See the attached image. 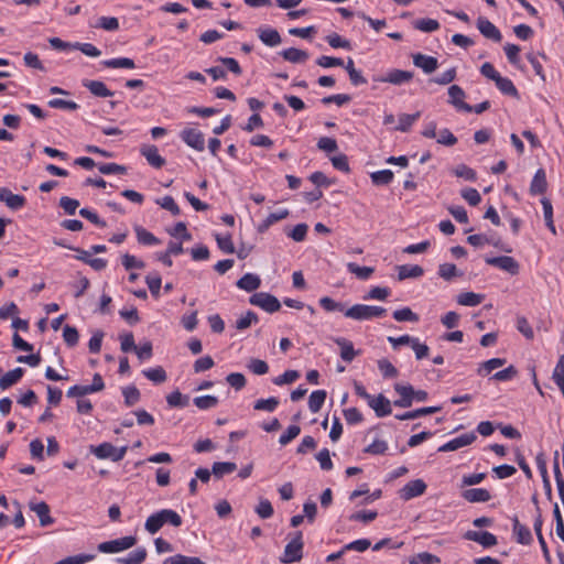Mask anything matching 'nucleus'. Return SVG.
I'll return each mask as SVG.
<instances>
[{"mask_svg": "<svg viewBox=\"0 0 564 564\" xmlns=\"http://www.w3.org/2000/svg\"><path fill=\"white\" fill-rule=\"evenodd\" d=\"M182 517L176 511L172 509H163L151 514L147 519L144 528L149 533L155 534L164 524L178 528L182 525Z\"/></svg>", "mask_w": 564, "mask_h": 564, "instance_id": "obj_1", "label": "nucleus"}, {"mask_svg": "<svg viewBox=\"0 0 564 564\" xmlns=\"http://www.w3.org/2000/svg\"><path fill=\"white\" fill-rule=\"evenodd\" d=\"M387 310L381 306L355 304L345 311V316L355 321H369L382 317Z\"/></svg>", "mask_w": 564, "mask_h": 564, "instance_id": "obj_2", "label": "nucleus"}, {"mask_svg": "<svg viewBox=\"0 0 564 564\" xmlns=\"http://www.w3.org/2000/svg\"><path fill=\"white\" fill-rule=\"evenodd\" d=\"M359 395L365 399L368 405L376 412L377 416H386L391 413V402L383 394L372 395L367 390H357Z\"/></svg>", "mask_w": 564, "mask_h": 564, "instance_id": "obj_3", "label": "nucleus"}, {"mask_svg": "<svg viewBox=\"0 0 564 564\" xmlns=\"http://www.w3.org/2000/svg\"><path fill=\"white\" fill-rule=\"evenodd\" d=\"M303 545L302 532H294L291 541L285 545L283 555L280 561L282 563H293L301 561L303 557Z\"/></svg>", "mask_w": 564, "mask_h": 564, "instance_id": "obj_4", "label": "nucleus"}, {"mask_svg": "<svg viewBox=\"0 0 564 564\" xmlns=\"http://www.w3.org/2000/svg\"><path fill=\"white\" fill-rule=\"evenodd\" d=\"M90 452L99 459L110 458L113 462H119L124 457L127 447L117 448L106 442L98 446H91Z\"/></svg>", "mask_w": 564, "mask_h": 564, "instance_id": "obj_5", "label": "nucleus"}, {"mask_svg": "<svg viewBox=\"0 0 564 564\" xmlns=\"http://www.w3.org/2000/svg\"><path fill=\"white\" fill-rule=\"evenodd\" d=\"M250 304L259 306L268 313L278 312L281 308L280 301L272 294L265 292H258L251 295Z\"/></svg>", "mask_w": 564, "mask_h": 564, "instance_id": "obj_6", "label": "nucleus"}, {"mask_svg": "<svg viewBox=\"0 0 564 564\" xmlns=\"http://www.w3.org/2000/svg\"><path fill=\"white\" fill-rule=\"evenodd\" d=\"M135 543L137 539L134 536H123L100 543L98 551L101 553H118L132 547Z\"/></svg>", "mask_w": 564, "mask_h": 564, "instance_id": "obj_7", "label": "nucleus"}, {"mask_svg": "<svg viewBox=\"0 0 564 564\" xmlns=\"http://www.w3.org/2000/svg\"><path fill=\"white\" fill-rule=\"evenodd\" d=\"M426 488L427 485L423 479H414L405 484L399 490V497L404 501H409L415 497L422 496L426 491Z\"/></svg>", "mask_w": 564, "mask_h": 564, "instance_id": "obj_8", "label": "nucleus"}, {"mask_svg": "<svg viewBox=\"0 0 564 564\" xmlns=\"http://www.w3.org/2000/svg\"><path fill=\"white\" fill-rule=\"evenodd\" d=\"M413 73L402 69H391L384 76H376L373 80L377 83H390L393 85H403L411 82Z\"/></svg>", "mask_w": 564, "mask_h": 564, "instance_id": "obj_9", "label": "nucleus"}, {"mask_svg": "<svg viewBox=\"0 0 564 564\" xmlns=\"http://www.w3.org/2000/svg\"><path fill=\"white\" fill-rule=\"evenodd\" d=\"M182 140L196 151H204L205 140L204 134L194 128L184 129L181 133Z\"/></svg>", "mask_w": 564, "mask_h": 564, "instance_id": "obj_10", "label": "nucleus"}, {"mask_svg": "<svg viewBox=\"0 0 564 564\" xmlns=\"http://www.w3.org/2000/svg\"><path fill=\"white\" fill-rule=\"evenodd\" d=\"M486 262L490 265L497 267L512 275L518 274L519 263L509 256H501L496 258H487Z\"/></svg>", "mask_w": 564, "mask_h": 564, "instance_id": "obj_11", "label": "nucleus"}, {"mask_svg": "<svg viewBox=\"0 0 564 564\" xmlns=\"http://www.w3.org/2000/svg\"><path fill=\"white\" fill-rule=\"evenodd\" d=\"M475 440H476V434L474 432L462 434V435H459V436L448 441L444 445H442L438 448V452L456 451V449H459V448H462L464 446L470 445L473 442H475Z\"/></svg>", "mask_w": 564, "mask_h": 564, "instance_id": "obj_12", "label": "nucleus"}, {"mask_svg": "<svg viewBox=\"0 0 564 564\" xmlns=\"http://www.w3.org/2000/svg\"><path fill=\"white\" fill-rule=\"evenodd\" d=\"M448 102L453 105L458 110H463L466 112H471L473 107L466 102H464L465 91L458 85H452L448 88Z\"/></svg>", "mask_w": 564, "mask_h": 564, "instance_id": "obj_13", "label": "nucleus"}, {"mask_svg": "<svg viewBox=\"0 0 564 564\" xmlns=\"http://www.w3.org/2000/svg\"><path fill=\"white\" fill-rule=\"evenodd\" d=\"M30 509L39 517L41 527H48L54 523V518L50 514V506L45 501L29 503Z\"/></svg>", "mask_w": 564, "mask_h": 564, "instance_id": "obj_14", "label": "nucleus"}, {"mask_svg": "<svg viewBox=\"0 0 564 564\" xmlns=\"http://www.w3.org/2000/svg\"><path fill=\"white\" fill-rule=\"evenodd\" d=\"M464 538L477 542L484 547H491L497 544V538L488 531H467Z\"/></svg>", "mask_w": 564, "mask_h": 564, "instance_id": "obj_15", "label": "nucleus"}, {"mask_svg": "<svg viewBox=\"0 0 564 564\" xmlns=\"http://www.w3.org/2000/svg\"><path fill=\"white\" fill-rule=\"evenodd\" d=\"M477 28L479 32L487 39H490L495 42H500L502 39V35L498 28L486 18H478Z\"/></svg>", "mask_w": 564, "mask_h": 564, "instance_id": "obj_16", "label": "nucleus"}, {"mask_svg": "<svg viewBox=\"0 0 564 564\" xmlns=\"http://www.w3.org/2000/svg\"><path fill=\"white\" fill-rule=\"evenodd\" d=\"M412 58H413V64L416 67L421 68L426 74H432L438 67V62L433 56H429V55H424V54L417 53V54H414L412 56Z\"/></svg>", "mask_w": 564, "mask_h": 564, "instance_id": "obj_17", "label": "nucleus"}, {"mask_svg": "<svg viewBox=\"0 0 564 564\" xmlns=\"http://www.w3.org/2000/svg\"><path fill=\"white\" fill-rule=\"evenodd\" d=\"M96 390H68V398H77V411L87 414L91 411V402L85 398L87 392H95Z\"/></svg>", "mask_w": 564, "mask_h": 564, "instance_id": "obj_18", "label": "nucleus"}, {"mask_svg": "<svg viewBox=\"0 0 564 564\" xmlns=\"http://www.w3.org/2000/svg\"><path fill=\"white\" fill-rule=\"evenodd\" d=\"M141 154L147 159L148 163L155 169H161L165 164V160L160 155L155 145H143Z\"/></svg>", "mask_w": 564, "mask_h": 564, "instance_id": "obj_19", "label": "nucleus"}, {"mask_svg": "<svg viewBox=\"0 0 564 564\" xmlns=\"http://www.w3.org/2000/svg\"><path fill=\"white\" fill-rule=\"evenodd\" d=\"M398 280L416 279L424 274V270L417 264H402L397 267Z\"/></svg>", "mask_w": 564, "mask_h": 564, "instance_id": "obj_20", "label": "nucleus"}, {"mask_svg": "<svg viewBox=\"0 0 564 564\" xmlns=\"http://www.w3.org/2000/svg\"><path fill=\"white\" fill-rule=\"evenodd\" d=\"M258 35L263 44L271 47L278 46L282 41L280 33L275 29L271 28H260L258 30Z\"/></svg>", "mask_w": 564, "mask_h": 564, "instance_id": "obj_21", "label": "nucleus"}, {"mask_svg": "<svg viewBox=\"0 0 564 564\" xmlns=\"http://www.w3.org/2000/svg\"><path fill=\"white\" fill-rule=\"evenodd\" d=\"M462 496L468 502H487L491 499L490 492L485 488L466 489Z\"/></svg>", "mask_w": 564, "mask_h": 564, "instance_id": "obj_22", "label": "nucleus"}, {"mask_svg": "<svg viewBox=\"0 0 564 564\" xmlns=\"http://www.w3.org/2000/svg\"><path fill=\"white\" fill-rule=\"evenodd\" d=\"M547 188L546 175L543 169H539L531 182L530 193L532 195H539L545 193Z\"/></svg>", "mask_w": 564, "mask_h": 564, "instance_id": "obj_23", "label": "nucleus"}, {"mask_svg": "<svg viewBox=\"0 0 564 564\" xmlns=\"http://www.w3.org/2000/svg\"><path fill=\"white\" fill-rule=\"evenodd\" d=\"M261 284V280L253 273H246L242 278L237 281V286L247 292L257 290Z\"/></svg>", "mask_w": 564, "mask_h": 564, "instance_id": "obj_24", "label": "nucleus"}, {"mask_svg": "<svg viewBox=\"0 0 564 564\" xmlns=\"http://www.w3.org/2000/svg\"><path fill=\"white\" fill-rule=\"evenodd\" d=\"M83 85L97 97H111L113 93L100 80H85Z\"/></svg>", "mask_w": 564, "mask_h": 564, "instance_id": "obj_25", "label": "nucleus"}, {"mask_svg": "<svg viewBox=\"0 0 564 564\" xmlns=\"http://www.w3.org/2000/svg\"><path fill=\"white\" fill-rule=\"evenodd\" d=\"M281 55L285 61L295 63V64L304 63L308 58L307 52L300 50V48H295V47H290V48L282 51Z\"/></svg>", "mask_w": 564, "mask_h": 564, "instance_id": "obj_26", "label": "nucleus"}, {"mask_svg": "<svg viewBox=\"0 0 564 564\" xmlns=\"http://www.w3.org/2000/svg\"><path fill=\"white\" fill-rule=\"evenodd\" d=\"M513 533L517 536V541L521 544H530L532 542L531 531L521 524L518 518L513 519Z\"/></svg>", "mask_w": 564, "mask_h": 564, "instance_id": "obj_27", "label": "nucleus"}, {"mask_svg": "<svg viewBox=\"0 0 564 564\" xmlns=\"http://www.w3.org/2000/svg\"><path fill=\"white\" fill-rule=\"evenodd\" d=\"M484 295L474 292H464L458 294L456 301L463 306H477L484 301Z\"/></svg>", "mask_w": 564, "mask_h": 564, "instance_id": "obj_28", "label": "nucleus"}, {"mask_svg": "<svg viewBox=\"0 0 564 564\" xmlns=\"http://www.w3.org/2000/svg\"><path fill=\"white\" fill-rule=\"evenodd\" d=\"M147 557V550L144 547H139L133 552L129 553L124 557H119L117 560L120 564H141L144 562Z\"/></svg>", "mask_w": 564, "mask_h": 564, "instance_id": "obj_29", "label": "nucleus"}, {"mask_svg": "<svg viewBox=\"0 0 564 564\" xmlns=\"http://www.w3.org/2000/svg\"><path fill=\"white\" fill-rule=\"evenodd\" d=\"M22 368H15L13 370L8 371L4 376L0 378V388H9L19 382V380L23 376Z\"/></svg>", "mask_w": 564, "mask_h": 564, "instance_id": "obj_30", "label": "nucleus"}, {"mask_svg": "<svg viewBox=\"0 0 564 564\" xmlns=\"http://www.w3.org/2000/svg\"><path fill=\"white\" fill-rule=\"evenodd\" d=\"M134 231L139 243L152 246L158 245L160 242V240L153 234H151L141 226H135Z\"/></svg>", "mask_w": 564, "mask_h": 564, "instance_id": "obj_31", "label": "nucleus"}, {"mask_svg": "<svg viewBox=\"0 0 564 564\" xmlns=\"http://www.w3.org/2000/svg\"><path fill=\"white\" fill-rule=\"evenodd\" d=\"M420 111L412 115L401 113L399 116V124L394 129L401 132H408L412 124L420 118Z\"/></svg>", "mask_w": 564, "mask_h": 564, "instance_id": "obj_32", "label": "nucleus"}, {"mask_svg": "<svg viewBox=\"0 0 564 564\" xmlns=\"http://www.w3.org/2000/svg\"><path fill=\"white\" fill-rule=\"evenodd\" d=\"M102 65L107 68H129L135 67L134 61L129 57H119L102 61Z\"/></svg>", "mask_w": 564, "mask_h": 564, "instance_id": "obj_33", "label": "nucleus"}, {"mask_svg": "<svg viewBox=\"0 0 564 564\" xmlns=\"http://www.w3.org/2000/svg\"><path fill=\"white\" fill-rule=\"evenodd\" d=\"M325 398H326L325 390L313 391V393L310 395V399H308V408L312 413H317L321 410V408L325 401Z\"/></svg>", "mask_w": 564, "mask_h": 564, "instance_id": "obj_34", "label": "nucleus"}, {"mask_svg": "<svg viewBox=\"0 0 564 564\" xmlns=\"http://www.w3.org/2000/svg\"><path fill=\"white\" fill-rule=\"evenodd\" d=\"M347 269L360 280H367L375 272L372 267H360L355 262L347 263Z\"/></svg>", "mask_w": 564, "mask_h": 564, "instance_id": "obj_35", "label": "nucleus"}, {"mask_svg": "<svg viewBox=\"0 0 564 564\" xmlns=\"http://www.w3.org/2000/svg\"><path fill=\"white\" fill-rule=\"evenodd\" d=\"M163 564H205L199 557L196 556H185L182 554H175L173 556L166 557L163 561Z\"/></svg>", "mask_w": 564, "mask_h": 564, "instance_id": "obj_36", "label": "nucleus"}, {"mask_svg": "<svg viewBox=\"0 0 564 564\" xmlns=\"http://www.w3.org/2000/svg\"><path fill=\"white\" fill-rule=\"evenodd\" d=\"M495 83H496L497 88L502 94L509 95V96H517L518 95V90H517L516 86L513 85V83L509 78L502 77L500 75L498 78H496Z\"/></svg>", "mask_w": 564, "mask_h": 564, "instance_id": "obj_37", "label": "nucleus"}, {"mask_svg": "<svg viewBox=\"0 0 564 564\" xmlns=\"http://www.w3.org/2000/svg\"><path fill=\"white\" fill-rule=\"evenodd\" d=\"M143 375L154 384H162L166 380V372L162 367L143 370Z\"/></svg>", "mask_w": 564, "mask_h": 564, "instance_id": "obj_38", "label": "nucleus"}, {"mask_svg": "<svg viewBox=\"0 0 564 564\" xmlns=\"http://www.w3.org/2000/svg\"><path fill=\"white\" fill-rule=\"evenodd\" d=\"M237 469V465L231 462H217L213 465V474L217 478H221L223 476L230 474Z\"/></svg>", "mask_w": 564, "mask_h": 564, "instance_id": "obj_39", "label": "nucleus"}, {"mask_svg": "<svg viewBox=\"0 0 564 564\" xmlns=\"http://www.w3.org/2000/svg\"><path fill=\"white\" fill-rule=\"evenodd\" d=\"M393 176V172L390 170H381L370 174L375 185H388L392 182Z\"/></svg>", "mask_w": 564, "mask_h": 564, "instance_id": "obj_40", "label": "nucleus"}, {"mask_svg": "<svg viewBox=\"0 0 564 564\" xmlns=\"http://www.w3.org/2000/svg\"><path fill=\"white\" fill-rule=\"evenodd\" d=\"M336 344L340 347V357L345 361H351L355 357V350L354 346L350 341L346 340L345 338H337Z\"/></svg>", "mask_w": 564, "mask_h": 564, "instance_id": "obj_41", "label": "nucleus"}, {"mask_svg": "<svg viewBox=\"0 0 564 564\" xmlns=\"http://www.w3.org/2000/svg\"><path fill=\"white\" fill-rule=\"evenodd\" d=\"M393 318L398 322H419V315L412 312L410 307H403L401 310L394 311Z\"/></svg>", "mask_w": 564, "mask_h": 564, "instance_id": "obj_42", "label": "nucleus"}, {"mask_svg": "<svg viewBox=\"0 0 564 564\" xmlns=\"http://www.w3.org/2000/svg\"><path fill=\"white\" fill-rule=\"evenodd\" d=\"M297 378H300V372L297 370H286L284 373L275 377L272 380V383L275 386L292 384Z\"/></svg>", "mask_w": 564, "mask_h": 564, "instance_id": "obj_43", "label": "nucleus"}, {"mask_svg": "<svg viewBox=\"0 0 564 564\" xmlns=\"http://www.w3.org/2000/svg\"><path fill=\"white\" fill-rule=\"evenodd\" d=\"M505 364H506V359H503V358H492V359H489V360L485 361L484 364H481L478 371L481 376H487L491 371L502 367Z\"/></svg>", "mask_w": 564, "mask_h": 564, "instance_id": "obj_44", "label": "nucleus"}, {"mask_svg": "<svg viewBox=\"0 0 564 564\" xmlns=\"http://www.w3.org/2000/svg\"><path fill=\"white\" fill-rule=\"evenodd\" d=\"M438 275L442 279H444L446 281H449V280H452L455 276H460L462 273L458 272V270H457L455 264H453V263H442L438 267Z\"/></svg>", "mask_w": 564, "mask_h": 564, "instance_id": "obj_45", "label": "nucleus"}, {"mask_svg": "<svg viewBox=\"0 0 564 564\" xmlns=\"http://www.w3.org/2000/svg\"><path fill=\"white\" fill-rule=\"evenodd\" d=\"M279 405V400L275 397L269 399H259L254 402V410L273 412Z\"/></svg>", "mask_w": 564, "mask_h": 564, "instance_id": "obj_46", "label": "nucleus"}, {"mask_svg": "<svg viewBox=\"0 0 564 564\" xmlns=\"http://www.w3.org/2000/svg\"><path fill=\"white\" fill-rule=\"evenodd\" d=\"M414 28L422 32H434L440 29V23L434 19H420L414 22Z\"/></svg>", "mask_w": 564, "mask_h": 564, "instance_id": "obj_47", "label": "nucleus"}, {"mask_svg": "<svg viewBox=\"0 0 564 564\" xmlns=\"http://www.w3.org/2000/svg\"><path fill=\"white\" fill-rule=\"evenodd\" d=\"M166 400L167 403L174 408H184L189 403V398L187 395H183L178 390L169 394Z\"/></svg>", "mask_w": 564, "mask_h": 564, "instance_id": "obj_48", "label": "nucleus"}, {"mask_svg": "<svg viewBox=\"0 0 564 564\" xmlns=\"http://www.w3.org/2000/svg\"><path fill=\"white\" fill-rule=\"evenodd\" d=\"M541 203H542V206H543V214H544L545 224H546L547 228L553 234H556L555 226H554V223H553V207H552V204H551V202L547 198H543L541 200Z\"/></svg>", "mask_w": 564, "mask_h": 564, "instance_id": "obj_49", "label": "nucleus"}, {"mask_svg": "<svg viewBox=\"0 0 564 564\" xmlns=\"http://www.w3.org/2000/svg\"><path fill=\"white\" fill-rule=\"evenodd\" d=\"M63 338H64V341L69 347H74L78 343V338H79L78 330L74 326L65 325L63 328Z\"/></svg>", "mask_w": 564, "mask_h": 564, "instance_id": "obj_50", "label": "nucleus"}, {"mask_svg": "<svg viewBox=\"0 0 564 564\" xmlns=\"http://www.w3.org/2000/svg\"><path fill=\"white\" fill-rule=\"evenodd\" d=\"M453 173L457 177L464 178L466 181H471L473 182V181H476V178H477L476 172L471 167H469V166H467L465 164L457 165L453 170Z\"/></svg>", "mask_w": 564, "mask_h": 564, "instance_id": "obj_51", "label": "nucleus"}, {"mask_svg": "<svg viewBox=\"0 0 564 564\" xmlns=\"http://www.w3.org/2000/svg\"><path fill=\"white\" fill-rule=\"evenodd\" d=\"M440 558L429 552H422L416 554L410 560V564H437Z\"/></svg>", "mask_w": 564, "mask_h": 564, "instance_id": "obj_52", "label": "nucleus"}, {"mask_svg": "<svg viewBox=\"0 0 564 564\" xmlns=\"http://www.w3.org/2000/svg\"><path fill=\"white\" fill-rule=\"evenodd\" d=\"M216 238V241H217V245H218V248L224 251L225 253H234L235 252V246H234V242L231 240V237L230 235H227V236H220V235H216L215 236Z\"/></svg>", "mask_w": 564, "mask_h": 564, "instance_id": "obj_53", "label": "nucleus"}, {"mask_svg": "<svg viewBox=\"0 0 564 564\" xmlns=\"http://www.w3.org/2000/svg\"><path fill=\"white\" fill-rule=\"evenodd\" d=\"M98 170L101 174H124L127 169L123 165L117 163H102L98 165Z\"/></svg>", "mask_w": 564, "mask_h": 564, "instance_id": "obj_54", "label": "nucleus"}, {"mask_svg": "<svg viewBox=\"0 0 564 564\" xmlns=\"http://www.w3.org/2000/svg\"><path fill=\"white\" fill-rule=\"evenodd\" d=\"M552 377L558 388H564V355L558 358Z\"/></svg>", "mask_w": 564, "mask_h": 564, "instance_id": "obj_55", "label": "nucleus"}, {"mask_svg": "<svg viewBox=\"0 0 564 564\" xmlns=\"http://www.w3.org/2000/svg\"><path fill=\"white\" fill-rule=\"evenodd\" d=\"M257 514L262 519H269L273 516V507L268 499H261L256 508Z\"/></svg>", "mask_w": 564, "mask_h": 564, "instance_id": "obj_56", "label": "nucleus"}, {"mask_svg": "<svg viewBox=\"0 0 564 564\" xmlns=\"http://www.w3.org/2000/svg\"><path fill=\"white\" fill-rule=\"evenodd\" d=\"M388 444L382 440H375L371 444H369L364 452L371 455H382L387 452Z\"/></svg>", "mask_w": 564, "mask_h": 564, "instance_id": "obj_57", "label": "nucleus"}, {"mask_svg": "<svg viewBox=\"0 0 564 564\" xmlns=\"http://www.w3.org/2000/svg\"><path fill=\"white\" fill-rule=\"evenodd\" d=\"M257 322H258V315L252 311H248L246 313V315H243L236 322V328L239 330H243V329H247L248 327H250L252 323H257Z\"/></svg>", "mask_w": 564, "mask_h": 564, "instance_id": "obj_58", "label": "nucleus"}, {"mask_svg": "<svg viewBox=\"0 0 564 564\" xmlns=\"http://www.w3.org/2000/svg\"><path fill=\"white\" fill-rule=\"evenodd\" d=\"M327 43L334 47V48H346V50H350L351 48V45H350V42L348 40H345L343 39L339 34L337 33H332L329 34L327 37Z\"/></svg>", "mask_w": 564, "mask_h": 564, "instance_id": "obj_59", "label": "nucleus"}, {"mask_svg": "<svg viewBox=\"0 0 564 564\" xmlns=\"http://www.w3.org/2000/svg\"><path fill=\"white\" fill-rule=\"evenodd\" d=\"M319 305L327 312L338 311L345 313L346 311L344 304L336 302L328 296L319 299Z\"/></svg>", "mask_w": 564, "mask_h": 564, "instance_id": "obj_60", "label": "nucleus"}, {"mask_svg": "<svg viewBox=\"0 0 564 564\" xmlns=\"http://www.w3.org/2000/svg\"><path fill=\"white\" fill-rule=\"evenodd\" d=\"M162 208L171 212L174 216L180 215L181 210L172 196H164L156 200Z\"/></svg>", "mask_w": 564, "mask_h": 564, "instance_id": "obj_61", "label": "nucleus"}, {"mask_svg": "<svg viewBox=\"0 0 564 564\" xmlns=\"http://www.w3.org/2000/svg\"><path fill=\"white\" fill-rule=\"evenodd\" d=\"M6 205L11 209H20L25 205V197L22 195L13 194L11 191L6 199Z\"/></svg>", "mask_w": 564, "mask_h": 564, "instance_id": "obj_62", "label": "nucleus"}, {"mask_svg": "<svg viewBox=\"0 0 564 564\" xmlns=\"http://www.w3.org/2000/svg\"><path fill=\"white\" fill-rule=\"evenodd\" d=\"M460 195L471 206H477L481 200V196L476 188H465L462 191Z\"/></svg>", "mask_w": 564, "mask_h": 564, "instance_id": "obj_63", "label": "nucleus"}, {"mask_svg": "<svg viewBox=\"0 0 564 564\" xmlns=\"http://www.w3.org/2000/svg\"><path fill=\"white\" fill-rule=\"evenodd\" d=\"M59 206L64 209L66 214L74 215L79 206V202L68 196H63L59 199Z\"/></svg>", "mask_w": 564, "mask_h": 564, "instance_id": "obj_64", "label": "nucleus"}]
</instances>
